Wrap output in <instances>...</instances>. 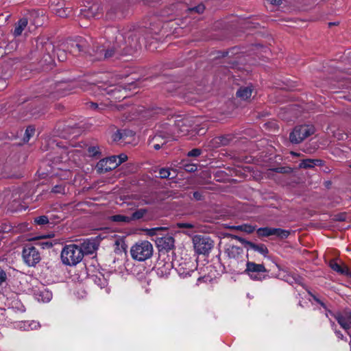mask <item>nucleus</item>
Segmentation results:
<instances>
[{"label":"nucleus","mask_w":351,"mask_h":351,"mask_svg":"<svg viewBox=\"0 0 351 351\" xmlns=\"http://www.w3.org/2000/svg\"><path fill=\"white\" fill-rule=\"evenodd\" d=\"M87 245L85 253H92L95 250V243L93 242L84 243ZM84 252L82 247L75 244L64 246L61 252V261L65 265L75 266L83 258Z\"/></svg>","instance_id":"1"},{"label":"nucleus","mask_w":351,"mask_h":351,"mask_svg":"<svg viewBox=\"0 0 351 351\" xmlns=\"http://www.w3.org/2000/svg\"><path fill=\"white\" fill-rule=\"evenodd\" d=\"M176 120H173V117L169 119V130H171V132L173 134L176 138V134L178 136H186L189 135V138H193L196 134L203 135L206 133V128L202 127L199 129L196 128H192L191 125V120L188 118L178 117Z\"/></svg>","instance_id":"2"},{"label":"nucleus","mask_w":351,"mask_h":351,"mask_svg":"<svg viewBox=\"0 0 351 351\" xmlns=\"http://www.w3.org/2000/svg\"><path fill=\"white\" fill-rule=\"evenodd\" d=\"M132 258L137 261H145L152 257L154 252L152 244L148 241H141L130 248Z\"/></svg>","instance_id":"3"},{"label":"nucleus","mask_w":351,"mask_h":351,"mask_svg":"<svg viewBox=\"0 0 351 351\" xmlns=\"http://www.w3.org/2000/svg\"><path fill=\"white\" fill-rule=\"evenodd\" d=\"M169 123H163L156 134L152 138L150 142L153 144V147L155 149L158 150L167 143L176 140L171 130H169Z\"/></svg>","instance_id":"4"},{"label":"nucleus","mask_w":351,"mask_h":351,"mask_svg":"<svg viewBox=\"0 0 351 351\" xmlns=\"http://www.w3.org/2000/svg\"><path fill=\"white\" fill-rule=\"evenodd\" d=\"M125 154L112 156L100 160L97 164L96 169L99 173H104L117 168L119 165L127 160Z\"/></svg>","instance_id":"5"},{"label":"nucleus","mask_w":351,"mask_h":351,"mask_svg":"<svg viewBox=\"0 0 351 351\" xmlns=\"http://www.w3.org/2000/svg\"><path fill=\"white\" fill-rule=\"evenodd\" d=\"M314 132L315 128L313 125H300L295 128L290 134L289 138L291 143L298 144L312 135Z\"/></svg>","instance_id":"6"},{"label":"nucleus","mask_w":351,"mask_h":351,"mask_svg":"<svg viewBox=\"0 0 351 351\" xmlns=\"http://www.w3.org/2000/svg\"><path fill=\"white\" fill-rule=\"evenodd\" d=\"M194 247L198 254H208L213 247V241L207 237L196 235L193 239Z\"/></svg>","instance_id":"7"},{"label":"nucleus","mask_w":351,"mask_h":351,"mask_svg":"<svg viewBox=\"0 0 351 351\" xmlns=\"http://www.w3.org/2000/svg\"><path fill=\"white\" fill-rule=\"evenodd\" d=\"M253 280H262V274L267 272L263 264H257L254 262L247 261L246 269L244 271Z\"/></svg>","instance_id":"8"},{"label":"nucleus","mask_w":351,"mask_h":351,"mask_svg":"<svg viewBox=\"0 0 351 351\" xmlns=\"http://www.w3.org/2000/svg\"><path fill=\"white\" fill-rule=\"evenodd\" d=\"M23 258L25 263L29 266H34L40 260V254L33 246H25L23 250Z\"/></svg>","instance_id":"9"},{"label":"nucleus","mask_w":351,"mask_h":351,"mask_svg":"<svg viewBox=\"0 0 351 351\" xmlns=\"http://www.w3.org/2000/svg\"><path fill=\"white\" fill-rule=\"evenodd\" d=\"M257 233L261 237H269L275 235L281 239L287 238L289 235V231L282 230L280 228H261L258 229Z\"/></svg>","instance_id":"10"},{"label":"nucleus","mask_w":351,"mask_h":351,"mask_svg":"<svg viewBox=\"0 0 351 351\" xmlns=\"http://www.w3.org/2000/svg\"><path fill=\"white\" fill-rule=\"evenodd\" d=\"M226 254L229 258L232 259L237 263L243 262L245 256L243 249L235 245L228 246L226 250Z\"/></svg>","instance_id":"11"},{"label":"nucleus","mask_w":351,"mask_h":351,"mask_svg":"<svg viewBox=\"0 0 351 351\" xmlns=\"http://www.w3.org/2000/svg\"><path fill=\"white\" fill-rule=\"evenodd\" d=\"M335 318L339 325L345 330L351 327V312L343 311L335 315Z\"/></svg>","instance_id":"12"},{"label":"nucleus","mask_w":351,"mask_h":351,"mask_svg":"<svg viewBox=\"0 0 351 351\" xmlns=\"http://www.w3.org/2000/svg\"><path fill=\"white\" fill-rule=\"evenodd\" d=\"M95 47L96 48L93 49L94 56H95V60H101L111 58L114 55V50L112 49L106 50L104 46H97Z\"/></svg>","instance_id":"13"},{"label":"nucleus","mask_w":351,"mask_h":351,"mask_svg":"<svg viewBox=\"0 0 351 351\" xmlns=\"http://www.w3.org/2000/svg\"><path fill=\"white\" fill-rule=\"evenodd\" d=\"M34 297L38 302H48L52 298V293L42 287L34 291Z\"/></svg>","instance_id":"14"},{"label":"nucleus","mask_w":351,"mask_h":351,"mask_svg":"<svg viewBox=\"0 0 351 351\" xmlns=\"http://www.w3.org/2000/svg\"><path fill=\"white\" fill-rule=\"evenodd\" d=\"M156 243L158 247L168 251L172 249L174 246V239L170 235H167L165 237L158 238L156 240Z\"/></svg>","instance_id":"15"},{"label":"nucleus","mask_w":351,"mask_h":351,"mask_svg":"<svg viewBox=\"0 0 351 351\" xmlns=\"http://www.w3.org/2000/svg\"><path fill=\"white\" fill-rule=\"evenodd\" d=\"M137 112L142 118L147 119L161 114L162 110L160 108L146 110L143 107H141L137 110Z\"/></svg>","instance_id":"16"},{"label":"nucleus","mask_w":351,"mask_h":351,"mask_svg":"<svg viewBox=\"0 0 351 351\" xmlns=\"http://www.w3.org/2000/svg\"><path fill=\"white\" fill-rule=\"evenodd\" d=\"M322 161L318 159H304L300 163V167L304 169H311L315 166H320Z\"/></svg>","instance_id":"17"},{"label":"nucleus","mask_w":351,"mask_h":351,"mask_svg":"<svg viewBox=\"0 0 351 351\" xmlns=\"http://www.w3.org/2000/svg\"><path fill=\"white\" fill-rule=\"evenodd\" d=\"M40 327V324L36 321H25L20 324L19 328L24 330H37Z\"/></svg>","instance_id":"18"},{"label":"nucleus","mask_w":351,"mask_h":351,"mask_svg":"<svg viewBox=\"0 0 351 351\" xmlns=\"http://www.w3.org/2000/svg\"><path fill=\"white\" fill-rule=\"evenodd\" d=\"M252 93V89L250 87H241L237 92V95L243 100L249 99Z\"/></svg>","instance_id":"19"},{"label":"nucleus","mask_w":351,"mask_h":351,"mask_svg":"<svg viewBox=\"0 0 351 351\" xmlns=\"http://www.w3.org/2000/svg\"><path fill=\"white\" fill-rule=\"evenodd\" d=\"M27 25V20L25 18L21 19L19 21L18 23L16 24L14 34L16 36H20L23 31Z\"/></svg>","instance_id":"20"},{"label":"nucleus","mask_w":351,"mask_h":351,"mask_svg":"<svg viewBox=\"0 0 351 351\" xmlns=\"http://www.w3.org/2000/svg\"><path fill=\"white\" fill-rule=\"evenodd\" d=\"M49 237V235H43V236L36 237L33 239L34 240H36V239L41 240L40 242H38V244L43 249H49V248L51 247L53 245L51 242L46 240Z\"/></svg>","instance_id":"21"},{"label":"nucleus","mask_w":351,"mask_h":351,"mask_svg":"<svg viewBox=\"0 0 351 351\" xmlns=\"http://www.w3.org/2000/svg\"><path fill=\"white\" fill-rule=\"evenodd\" d=\"M110 220L117 223H130L131 218L123 215H115L109 217Z\"/></svg>","instance_id":"22"},{"label":"nucleus","mask_w":351,"mask_h":351,"mask_svg":"<svg viewBox=\"0 0 351 351\" xmlns=\"http://www.w3.org/2000/svg\"><path fill=\"white\" fill-rule=\"evenodd\" d=\"M51 193L54 194H60L64 195L67 192V189L66 188V185L64 183H60L59 184L55 185L51 191Z\"/></svg>","instance_id":"23"},{"label":"nucleus","mask_w":351,"mask_h":351,"mask_svg":"<svg viewBox=\"0 0 351 351\" xmlns=\"http://www.w3.org/2000/svg\"><path fill=\"white\" fill-rule=\"evenodd\" d=\"M178 273L180 276L182 278H187L189 276H191L193 273L195 272V270L191 268H185L184 267H180L178 269Z\"/></svg>","instance_id":"24"},{"label":"nucleus","mask_w":351,"mask_h":351,"mask_svg":"<svg viewBox=\"0 0 351 351\" xmlns=\"http://www.w3.org/2000/svg\"><path fill=\"white\" fill-rule=\"evenodd\" d=\"M97 10V6L94 5L88 9L82 10V15L86 18H91L96 16L95 11Z\"/></svg>","instance_id":"25"},{"label":"nucleus","mask_w":351,"mask_h":351,"mask_svg":"<svg viewBox=\"0 0 351 351\" xmlns=\"http://www.w3.org/2000/svg\"><path fill=\"white\" fill-rule=\"evenodd\" d=\"M147 210L145 208H141V209L136 210L135 212H134L132 213V217H130L131 218V221L141 219L142 217H144V215L147 213Z\"/></svg>","instance_id":"26"},{"label":"nucleus","mask_w":351,"mask_h":351,"mask_svg":"<svg viewBox=\"0 0 351 351\" xmlns=\"http://www.w3.org/2000/svg\"><path fill=\"white\" fill-rule=\"evenodd\" d=\"M84 47L83 44L73 42L71 44L70 53L75 55L77 53L82 51Z\"/></svg>","instance_id":"27"},{"label":"nucleus","mask_w":351,"mask_h":351,"mask_svg":"<svg viewBox=\"0 0 351 351\" xmlns=\"http://www.w3.org/2000/svg\"><path fill=\"white\" fill-rule=\"evenodd\" d=\"M35 128L33 126H28L25 130L23 141L28 142L29 139L34 135Z\"/></svg>","instance_id":"28"},{"label":"nucleus","mask_w":351,"mask_h":351,"mask_svg":"<svg viewBox=\"0 0 351 351\" xmlns=\"http://www.w3.org/2000/svg\"><path fill=\"white\" fill-rule=\"evenodd\" d=\"M252 247L256 252H258L261 254L265 255L268 253V250L265 245L252 244Z\"/></svg>","instance_id":"29"},{"label":"nucleus","mask_w":351,"mask_h":351,"mask_svg":"<svg viewBox=\"0 0 351 351\" xmlns=\"http://www.w3.org/2000/svg\"><path fill=\"white\" fill-rule=\"evenodd\" d=\"M231 228L233 230L243 231V232H248V233L252 232L254 231V228H252V226H246V225L232 226Z\"/></svg>","instance_id":"30"},{"label":"nucleus","mask_w":351,"mask_h":351,"mask_svg":"<svg viewBox=\"0 0 351 351\" xmlns=\"http://www.w3.org/2000/svg\"><path fill=\"white\" fill-rule=\"evenodd\" d=\"M34 221L38 225H45L49 222L48 217L45 215L35 218Z\"/></svg>","instance_id":"31"},{"label":"nucleus","mask_w":351,"mask_h":351,"mask_svg":"<svg viewBox=\"0 0 351 351\" xmlns=\"http://www.w3.org/2000/svg\"><path fill=\"white\" fill-rule=\"evenodd\" d=\"M339 274L343 275L346 277H351V271L346 265H342Z\"/></svg>","instance_id":"32"},{"label":"nucleus","mask_w":351,"mask_h":351,"mask_svg":"<svg viewBox=\"0 0 351 351\" xmlns=\"http://www.w3.org/2000/svg\"><path fill=\"white\" fill-rule=\"evenodd\" d=\"M164 228L160 227V228H154L150 229H145V232H146V234L148 236H154L156 235L158 231L163 230Z\"/></svg>","instance_id":"33"},{"label":"nucleus","mask_w":351,"mask_h":351,"mask_svg":"<svg viewBox=\"0 0 351 351\" xmlns=\"http://www.w3.org/2000/svg\"><path fill=\"white\" fill-rule=\"evenodd\" d=\"M107 93L108 94H110L112 95V97L114 98V99H120L121 97V96H117L116 94L117 93H119V91L118 90L117 88V87H110L108 90H107Z\"/></svg>","instance_id":"34"},{"label":"nucleus","mask_w":351,"mask_h":351,"mask_svg":"<svg viewBox=\"0 0 351 351\" xmlns=\"http://www.w3.org/2000/svg\"><path fill=\"white\" fill-rule=\"evenodd\" d=\"M159 176L162 178H167L170 176V171L169 169L162 168L159 170Z\"/></svg>","instance_id":"35"},{"label":"nucleus","mask_w":351,"mask_h":351,"mask_svg":"<svg viewBox=\"0 0 351 351\" xmlns=\"http://www.w3.org/2000/svg\"><path fill=\"white\" fill-rule=\"evenodd\" d=\"M58 58L60 61L63 62L66 60V53L64 50L62 49H57L56 51Z\"/></svg>","instance_id":"36"},{"label":"nucleus","mask_w":351,"mask_h":351,"mask_svg":"<svg viewBox=\"0 0 351 351\" xmlns=\"http://www.w3.org/2000/svg\"><path fill=\"white\" fill-rule=\"evenodd\" d=\"M125 132L117 131L112 136L114 141H118L123 138Z\"/></svg>","instance_id":"37"},{"label":"nucleus","mask_w":351,"mask_h":351,"mask_svg":"<svg viewBox=\"0 0 351 351\" xmlns=\"http://www.w3.org/2000/svg\"><path fill=\"white\" fill-rule=\"evenodd\" d=\"M151 204V201L146 199L145 198H140L136 202H134L133 204L135 206H143L145 204Z\"/></svg>","instance_id":"38"},{"label":"nucleus","mask_w":351,"mask_h":351,"mask_svg":"<svg viewBox=\"0 0 351 351\" xmlns=\"http://www.w3.org/2000/svg\"><path fill=\"white\" fill-rule=\"evenodd\" d=\"M341 265H339L338 263H337L336 261H330V267L335 271H337V273L339 272L341 268Z\"/></svg>","instance_id":"39"},{"label":"nucleus","mask_w":351,"mask_h":351,"mask_svg":"<svg viewBox=\"0 0 351 351\" xmlns=\"http://www.w3.org/2000/svg\"><path fill=\"white\" fill-rule=\"evenodd\" d=\"M200 154H201V150L200 149H192L191 151H190L188 153V156H191V157H196V156H199Z\"/></svg>","instance_id":"40"},{"label":"nucleus","mask_w":351,"mask_h":351,"mask_svg":"<svg viewBox=\"0 0 351 351\" xmlns=\"http://www.w3.org/2000/svg\"><path fill=\"white\" fill-rule=\"evenodd\" d=\"M7 279V274L5 271L0 268V285L5 282Z\"/></svg>","instance_id":"41"},{"label":"nucleus","mask_w":351,"mask_h":351,"mask_svg":"<svg viewBox=\"0 0 351 351\" xmlns=\"http://www.w3.org/2000/svg\"><path fill=\"white\" fill-rule=\"evenodd\" d=\"M178 227L180 228H195V226L193 223H180L178 224Z\"/></svg>","instance_id":"42"},{"label":"nucleus","mask_w":351,"mask_h":351,"mask_svg":"<svg viewBox=\"0 0 351 351\" xmlns=\"http://www.w3.org/2000/svg\"><path fill=\"white\" fill-rule=\"evenodd\" d=\"M205 8L204 5H199L192 9V10L195 11L197 13H202L204 10Z\"/></svg>","instance_id":"43"},{"label":"nucleus","mask_w":351,"mask_h":351,"mask_svg":"<svg viewBox=\"0 0 351 351\" xmlns=\"http://www.w3.org/2000/svg\"><path fill=\"white\" fill-rule=\"evenodd\" d=\"M185 169L187 171L192 172V171H195L197 170V167L195 165H189L186 166Z\"/></svg>","instance_id":"44"},{"label":"nucleus","mask_w":351,"mask_h":351,"mask_svg":"<svg viewBox=\"0 0 351 351\" xmlns=\"http://www.w3.org/2000/svg\"><path fill=\"white\" fill-rule=\"evenodd\" d=\"M267 3L274 5H278L282 3V0H265Z\"/></svg>","instance_id":"45"},{"label":"nucleus","mask_w":351,"mask_h":351,"mask_svg":"<svg viewBox=\"0 0 351 351\" xmlns=\"http://www.w3.org/2000/svg\"><path fill=\"white\" fill-rule=\"evenodd\" d=\"M193 197L197 200H200L202 199V193L199 191H195L193 193Z\"/></svg>","instance_id":"46"},{"label":"nucleus","mask_w":351,"mask_h":351,"mask_svg":"<svg viewBox=\"0 0 351 351\" xmlns=\"http://www.w3.org/2000/svg\"><path fill=\"white\" fill-rule=\"evenodd\" d=\"M88 152H89V153L92 154L93 155H95L96 154L95 147H90L88 149Z\"/></svg>","instance_id":"47"},{"label":"nucleus","mask_w":351,"mask_h":351,"mask_svg":"<svg viewBox=\"0 0 351 351\" xmlns=\"http://www.w3.org/2000/svg\"><path fill=\"white\" fill-rule=\"evenodd\" d=\"M335 333H336V335H337V337H338L339 339H343V335H342V334H341L339 332H338V331H335Z\"/></svg>","instance_id":"48"},{"label":"nucleus","mask_w":351,"mask_h":351,"mask_svg":"<svg viewBox=\"0 0 351 351\" xmlns=\"http://www.w3.org/2000/svg\"><path fill=\"white\" fill-rule=\"evenodd\" d=\"M90 106L96 108L98 107V105L95 103L92 102V103H90Z\"/></svg>","instance_id":"49"},{"label":"nucleus","mask_w":351,"mask_h":351,"mask_svg":"<svg viewBox=\"0 0 351 351\" xmlns=\"http://www.w3.org/2000/svg\"><path fill=\"white\" fill-rule=\"evenodd\" d=\"M315 300L318 302L319 303H320L322 306H324V304L322 302H321L318 299H317L315 297H314Z\"/></svg>","instance_id":"50"},{"label":"nucleus","mask_w":351,"mask_h":351,"mask_svg":"<svg viewBox=\"0 0 351 351\" xmlns=\"http://www.w3.org/2000/svg\"><path fill=\"white\" fill-rule=\"evenodd\" d=\"M65 173L67 175V176H69V174H70V172L65 171Z\"/></svg>","instance_id":"51"},{"label":"nucleus","mask_w":351,"mask_h":351,"mask_svg":"<svg viewBox=\"0 0 351 351\" xmlns=\"http://www.w3.org/2000/svg\"><path fill=\"white\" fill-rule=\"evenodd\" d=\"M48 47H49V48H53V47H51L50 44H49V45H48Z\"/></svg>","instance_id":"52"},{"label":"nucleus","mask_w":351,"mask_h":351,"mask_svg":"<svg viewBox=\"0 0 351 351\" xmlns=\"http://www.w3.org/2000/svg\"><path fill=\"white\" fill-rule=\"evenodd\" d=\"M348 99L351 100V97H348Z\"/></svg>","instance_id":"53"},{"label":"nucleus","mask_w":351,"mask_h":351,"mask_svg":"<svg viewBox=\"0 0 351 351\" xmlns=\"http://www.w3.org/2000/svg\"><path fill=\"white\" fill-rule=\"evenodd\" d=\"M350 167H351V165H350Z\"/></svg>","instance_id":"54"}]
</instances>
